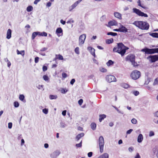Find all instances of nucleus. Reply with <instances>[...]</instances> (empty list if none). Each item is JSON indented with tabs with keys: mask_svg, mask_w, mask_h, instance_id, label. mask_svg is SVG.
Instances as JSON below:
<instances>
[{
	"mask_svg": "<svg viewBox=\"0 0 158 158\" xmlns=\"http://www.w3.org/2000/svg\"><path fill=\"white\" fill-rule=\"evenodd\" d=\"M42 36H46L47 35V33L44 32H42Z\"/></svg>",
	"mask_w": 158,
	"mask_h": 158,
	"instance_id": "obj_63",
	"label": "nucleus"
},
{
	"mask_svg": "<svg viewBox=\"0 0 158 158\" xmlns=\"http://www.w3.org/2000/svg\"><path fill=\"white\" fill-rule=\"evenodd\" d=\"M63 30L62 29L61 27H59L57 28L56 30V33L58 35V34L60 33H62L63 34Z\"/></svg>",
	"mask_w": 158,
	"mask_h": 158,
	"instance_id": "obj_22",
	"label": "nucleus"
},
{
	"mask_svg": "<svg viewBox=\"0 0 158 158\" xmlns=\"http://www.w3.org/2000/svg\"><path fill=\"white\" fill-rule=\"evenodd\" d=\"M148 59H150V61L151 62H154L158 60V55L153 56H149L148 58Z\"/></svg>",
	"mask_w": 158,
	"mask_h": 158,
	"instance_id": "obj_9",
	"label": "nucleus"
},
{
	"mask_svg": "<svg viewBox=\"0 0 158 158\" xmlns=\"http://www.w3.org/2000/svg\"><path fill=\"white\" fill-rule=\"evenodd\" d=\"M113 107L115 108V109L118 111V112L119 113H120L122 114H123V112L120 111L116 106H113Z\"/></svg>",
	"mask_w": 158,
	"mask_h": 158,
	"instance_id": "obj_45",
	"label": "nucleus"
},
{
	"mask_svg": "<svg viewBox=\"0 0 158 158\" xmlns=\"http://www.w3.org/2000/svg\"><path fill=\"white\" fill-rule=\"evenodd\" d=\"M47 49L48 48H41L40 49V51L41 52L45 51H46V50H47Z\"/></svg>",
	"mask_w": 158,
	"mask_h": 158,
	"instance_id": "obj_60",
	"label": "nucleus"
},
{
	"mask_svg": "<svg viewBox=\"0 0 158 158\" xmlns=\"http://www.w3.org/2000/svg\"><path fill=\"white\" fill-rule=\"evenodd\" d=\"M135 56L134 55L130 54L126 58V60L130 61L134 66H136L137 64L135 61Z\"/></svg>",
	"mask_w": 158,
	"mask_h": 158,
	"instance_id": "obj_3",
	"label": "nucleus"
},
{
	"mask_svg": "<svg viewBox=\"0 0 158 158\" xmlns=\"http://www.w3.org/2000/svg\"><path fill=\"white\" fill-rule=\"evenodd\" d=\"M42 111L44 113L47 114L48 113V109L47 108H45L42 110Z\"/></svg>",
	"mask_w": 158,
	"mask_h": 158,
	"instance_id": "obj_38",
	"label": "nucleus"
},
{
	"mask_svg": "<svg viewBox=\"0 0 158 158\" xmlns=\"http://www.w3.org/2000/svg\"><path fill=\"white\" fill-rule=\"evenodd\" d=\"M33 10V7L31 6H28L27 8V10L28 12H30Z\"/></svg>",
	"mask_w": 158,
	"mask_h": 158,
	"instance_id": "obj_32",
	"label": "nucleus"
},
{
	"mask_svg": "<svg viewBox=\"0 0 158 158\" xmlns=\"http://www.w3.org/2000/svg\"><path fill=\"white\" fill-rule=\"evenodd\" d=\"M91 129L93 130H95L96 129V124L95 123H92L91 124Z\"/></svg>",
	"mask_w": 158,
	"mask_h": 158,
	"instance_id": "obj_26",
	"label": "nucleus"
},
{
	"mask_svg": "<svg viewBox=\"0 0 158 158\" xmlns=\"http://www.w3.org/2000/svg\"><path fill=\"white\" fill-rule=\"evenodd\" d=\"M82 0H78V1L76 2L74 4H73L71 6H70L69 8V11H71L72 10L75 8Z\"/></svg>",
	"mask_w": 158,
	"mask_h": 158,
	"instance_id": "obj_11",
	"label": "nucleus"
},
{
	"mask_svg": "<svg viewBox=\"0 0 158 158\" xmlns=\"http://www.w3.org/2000/svg\"><path fill=\"white\" fill-rule=\"evenodd\" d=\"M57 98V96L56 95H51L49 96V98L50 99H55Z\"/></svg>",
	"mask_w": 158,
	"mask_h": 158,
	"instance_id": "obj_29",
	"label": "nucleus"
},
{
	"mask_svg": "<svg viewBox=\"0 0 158 158\" xmlns=\"http://www.w3.org/2000/svg\"><path fill=\"white\" fill-rule=\"evenodd\" d=\"M98 158H109V155L107 153H104L99 156Z\"/></svg>",
	"mask_w": 158,
	"mask_h": 158,
	"instance_id": "obj_19",
	"label": "nucleus"
},
{
	"mask_svg": "<svg viewBox=\"0 0 158 158\" xmlns=\"http://www.w3.org/2000/svg\"><path fill=\"white\" fill-rule=\"evenodd\" d=\"M48 69L47 67L46 66H44L43 67V70L44 72L46 71Z\"/></svg>",
	"mask_w": 158,
	"mask_h": 158,
	"instance_id": "obj_51",
	"label": "nucleus"
},
{
	"mask_svg": "<svg viewBox=\"0 0 158 158\" xmlns=\"http://www.w3.org/2000/svg\"><path fill=\"white\" fill-rule=\"evenodd\" d=\"M100 70L102 72H107L106 69L102 67L100 68Z\"/></svg>",
	"mask_w": 158,
	"mask_h": 158,
	"instance_id": "obj_41",
	"label": "nucleus"
},
{
	"mask_svg": "<svg viewBox=\"0 0 158 158\" xmlns=\"http://www.w3.org/2000/svg\"><path fill=\"white\" fill-rule=\"evenodd\" d=\"M84 135V133H81L77 135L76 137V139L77 140H78L80 139L83 137Z\"/></svg>",
	"mask_w": 158,
	"mask_h": 158,
	"instance_id": "obj_21",
	"label": "nucleus"
},
{
	"mask_svg": "<svg viewBox=\"0 0 158 158\" xmlns=\"http://www.w3.org/2000/svg\"><path fill=\"white\" fill-rule=\"evenodd\" d=\"M83 102V100L82 99H80L78 101V103L80 105H81Z\"/></svg>",
	"mask_w": 158,
	"mask_h": 158,
	"instance_id": "obj_50",
	"label": "nucleus"
},
{
	"mask_svg": "<svg viewBox=\"0 0 158 158\" xmlns=\"http://www.w3.org/2000/svg\"><path fill=\"white\" fill-rule=\"evenodd\" d=\"M12 124L11 123H8V127L9 129L11 128L12 127Z\"/></svg>",
	"mask_w": 158,
	"mask_h": 158,
	"instance_id": "obj_52",
	"label": "nucleus"
},
{
	"mask_svg": "<svg viewBox=\"0 0 158 158\" xmlns=\"http://www.w3.org/2000/svg\"><path fill=\"white\" fill-rule=\"evenodd\" d=\"M75 79H72L70 81V83L72 85H73L74 84V83L75 82Z\"/></svg>",
	"mask_w": 158,
	"mask_h": 158,
	"instance_id": "obj_56",
	"label": "nucleus"
},
{
	"mask_svg": "<svg viewBox=\"0 0 158 158\" xmlns=\"http://www.w3.org/2000/svg\"><path fill=\"white\" fill-rule=\"evenodd\" d=\"M129 49V48L125 46L122 43H120L117 44V47H114L113 51L114 52H117L123 56L125 53L126 50Z\"/></svg>",
	"mask_w": 158,
	"mask_h": 158,
	"instance_id": "obj_1",
	"label": "nucleus"
},
{
	"mask_svg": "<svg viewBox=\"0 0 158 158\" xmlns=\"http://www.w3.org/2000/svg\"><path fill=\"white\" fill-rule=\"evenodd\" d=\"M37 35V32H35L33 33L32 36H31V38L32 40H33L35 39V37H36V35Z\"/></svg>",
	"mask_w": 158,
	"mask_h": 158,
	"instance_id": "obj_34",
	"label": "nucleus"
},
{
	"mask_svg": "<svg viewBox=\"0 0 158 158\" xmlns=\"http://www.w3.org/2000/svg\"><path fill=\"white\" fill-rule=\"evenodd\" d=\"M108 35H111L113 36H115L117 35V34L116 33L113 32H109L107 33Z\"/></svg>",
	"mask_w": 158,
	"mask_h": 158,
	"instance_id": "obj_28",
	"label": "nucleus"
},
{
	"mask_svg": "<svg viewBox=\"0 0 158 158\" xmlns=\"http://www.w3.org/2000/svg\"><path fill=\"white\" fill-rule=\"evenodd\" d=\"M150 35L153 37L158 38V33H150Z\"/></svg>",
	"mask_w": 158,
	"mask_h": 158,
	"instance_id": "obj_25",
	"label": "nucleus"
},
{
	"mask_svg": "<svg viewBox=\"0 0 158 158\" xmlns=\"http://www.w3.org/2000/svg\"><path fill=\"white\" fill-rule=\"evenodd\" d=\"M74 22V21L72 19H71L69 20H68L67 22V23H73Z\"/></svg>",
	"mask_w": 158,
	"mask_h": 158,
	"instance_id": "obj_49",
	"label": "nucleus"
},
{
	"mask_svg": "<svg viewBox=\"0 0 158 158\" xmlns=\"http://www.w3.org/2000/svg\"><path fill=\"white\" fill-rule=\"evenodd\" d=\"M114 64V62L112 60H109L108 62L106 63V64L107 66H110L111 65L113 64Z\"/></svg>",
	"mask_w": 158,
	"mask_h": 158,
	"instance_id": "obj_30",
	"label": "nucleus"
},
{
	"mask_svg": "<svg viewBox=\"0 0 158 158\" xmlns=\"http://www.w3.org/2000/svg\"><path fill=\"white\" fill-rule=\"evenodd\" d=\"M133 12L135 13L138 15L142 17H147L148 15L143 12L141 11L139 9L136 8H133L132 9Z\"/></svg>",
	"mask_w": 158,
	"mask_h": 158,
	"instance_id": "obj_6",
	"label": "nucleus"
},
{
	"mask_svg": "<svg viewBox=\"0 0 158 158\" xmlns=\"http://www.w3.org/2000/svg\"><path fill=\"white\" fill-rule=\"evenodd\" d=\"M143 139V137L142 134H140L137 137V141L139 143H141Z\"/></svg>",
	"mask_w": 158,
	"mask_h": 158,
	"instance_id": "obj_17",
	"label": "nucleus"
},
{
	"mask_svg": "<svg viewBox=\"0 0 158 158\" xmlns=\"http://www.w3.org/2000/svg\"><path fill=\"white\" fill-rule=\"evenodd\" d=\"M140 76V72L137 70L133 71L131 72L130 75L131 77L134 80H136L138 79Z\"/></svg>",
	"mask_w": 158,
	"mask_h": 158,
	"instance_id": "obj_4",
	"label": "nucleus"
},
{
	"mask_svg": "<svg viewBox=\"0 0 158 158\" xmlns=\"http://www.w3.org/2000/svg\"><path fill=\"white\" fill-rule=\"evenodd\" d=\"M121 86L125 89H127L129 87V85L125 83H123L121 84Z\"/></svg>",
	"mask_w": 158,
	"mask_h": 158,
	"instance_id": "obj_24",
	"label": "nucleus"
},
{
	"mask_svg": "<svg viewBox=\"0 0 158 158\" xmlns=\"http://www.w3.org/2000/svg\"><path fill=\"white\" fill-rule=\"evenodd\" d=\"M137 3L138 4V5L139 6L141 7H142L143 8H144V9L146 8V7L145 6H143V5H142L141 4L140 0H139V1L137 2Z\"/></svg>",
	"mask_w": 158,
	"mask_h": 158,
	"instance_id": "obj_37",
	"label": "nucleus"
},
{
	"mask_svg": "<svg viewBox=\"0 0 158 158\" xmlns=\"http://www.w3.org/2000/svg\"><path fill=\"white\" fill-rule=\"evenodd\" d=\"M87 49L90 52L91 54L95 57L96 56L95 53V50L94 49L91 47H89L87 48Z\"/></svg>",
	"mask_w": 158,
	"mask_h": 158,
	"instance_id": "obj_14",
	"label": "nucleus"
},
{
	"mask_svg": "<svg viewBox=\"0 0 158 158\" xmlns=\"http://www.w3.org/2000/svg\"><path fill=\"white\" fill-rule=\"evenodd\" d=\"M60 152L59 150H56L50 155V157L51 158H56L60 154Z\"/></svg>",
	"mask_w": 158,
	"mask_h": 158,
	"instance_id": "obj_10",
	"label": "nucleus"
},
{
	"mask_svg": "<svg viewBox=\"0 0 158 158\" xmlns=\"http://www.w3.org/2000/svg\"><path fill=\"white\" fill-rule=\"evenodd\" d=\"M133 131V129H130V130H128L127 131V134H130Z\"/></svg>",
	"mask_w": 158,
	"mask_h": 158,
	"instance_id": "obj_57",
	"label": "nucleus"
},
{
	"mask_svg": "<svg viewBox=\"0 0 158 158\" xmlns=\"http://www.w3.org/2000/svg\"><path fill=\"white\" fill-rule=\"evenodd\" d=\"M118 24V23L117 22L113 20L110 21L108 23V24L107 25V26L108 27H110L111 26H116Z\"/></svg>",
	"mask_w": 158,
	"mask_h": 158,
	"instance_id": "obj_13",
	"label": "nucleus"
},
{
	"mask_svg": "<svg viewBox=\"0 0 158 158\" xmlns=\"http://www.w3.org/2000/svg\"><path fill=\"white\" fill-rule=\"evenodd\" d=\"M131 123L134 124H135L137 122L136 119L135 118H133L131 120Z\"/></svg>",
	"mask_w": 158,
	"mask_h": 158,
	"instance_id": "obj_46",
	"label": "nucleus"
},
{
	"mask_svg": "<svg viewBox=\"0 0 158 158\" xmlns=\"http://www.w3.org/2000/svg\"><path fill=\"white\" fill-rule=\"evenodd\" d=\"M153 49V53L154 54L155 53H158V48H152Z\"/></svg>",
	"mask_w": 158,
	"mask_h": 158,
	"instance_id": "obj_44",
	"label": "nucleus"
},
{
	"mask_svg": "<svg viewBox=\"0 0 158 158\" xmlns=\"http://www.w3.org/2000/svg\"><path fill=\"white\" fill-rule=\"evenodd\" d=\"M86 37V35L85 34L81 35L79 39V45L81 46L84 43Z\"/></svg>",
	"mask_w": 158,
	"mask_h": 158,
	"instance_id": "obj_7",
	"label": "nucleus"
},
{
	"mask_svg": "<svg viewBox=\"0 0 158 158\" xmlns=\"http://www.w3.org/2000/svg\"><path fill=\"white\" fill-rule=\"evenodd\" d=\"M153 85L154 86L158 85V77L155 79Z\"/></svg>",
	"mask_w": 158,
	"mask_h": 158,
	"instance_id": "obj_31",
	"label": "nucleus"
},
{
	"mask_svg": "<svg viewBox=\"0 0 158 158\" xmlns=\"http://www.w3.org/2000/svg\"><path fill=\"white\" fill-rule=\"evenodd\" d=\"M57 58L60 60H64V58L63 56L60 55H58Z\"/></svg>",
	"mask_w": 158,
	"mask_h": 158,
	"instance_id": "obj_43",
	"label": "nucleus"
},
{
	"mask_svg": "<svg viewBox=\"0 0 158 158\" xmlns=\"http://www.w3.org/2000/svg\"><path fill=\"white\" fill-rule=\"evenodd\" d=\"M133 148L131 147H129V148H128V150H129V151L130 152H132L133 150Z\"/></svg>",
	"mask_w": 158,
	"mask_h": 158,
	"instance_id": "obj_59",
	"label": "nucleus"
},
{
	"mask_svg": "<svg viewBox=\"0 0 158 158\" xmlns=\"http://www.w3.org/2000/svg\"><path fill=\"white\" fill-rule=\"evenodd\" d=\"M132 24L142 30H147L149 28V24L145 22L137 21H135Z\"/></svg>",
	"mask_w": 158,
	"mask_h": 158,
	"instance_id": "obj_2",
	"label": "nucleus"
},
{
	"mask_svg": "<svg viewBox=\"0 0 158 158\" xmlns=\"http://www.w3.org/2000/svg\"><path fill=\"white\" fill-rule=\"evenodd\" d=\"M119 29L120 32L126 33L127 32V29L125 27L121 24Z\"/></svg>",
	"mask_w": 158,
	"mask_h": 158,
	"instance_id": "obj_15",
	"label": "nucleus"
},
{
	"mask_svg": "<svg viewBox=\"0 0 158 158\" xmlns=\"http://www.w3.org/2000/svg\"><path fill=\"white\" fill-rule=\"evenodd\" d=\"M75 52L77 54L79 55L80 54L79 48L78 47H76L74 50Z\"/></svg>",
	"mask_w": 158,
	"mask_h": 158,
	"instance_id": "obj_33",
	"label": "nucleus"
},
{
	"mask_svg": "<svg viewBox=\"0 0 158 158\" xmlns=\"http://www.w3.org/2000/svg\"><path fill=\"white\" fill-rule=\"evenodd\" d=\"M11 30L10 29H8L7 30L6 33V38L8 39H9L10 38L11 36Z\"/></svg>",
	"mask_w": 158,
	"mask_h": 158,
	"instance_id": "obj_16",
	"label": "nucleus"
},
{
	"mask_svg": "<svg viewBox=\"0 0 158 158\" xmlns=\"http://www.w3.org/2000/svg\"><path fill=\"white\" fill-rule=\"evenodd\" d=\"M60 22L63 25H64L66 23L65 21H64L63 19H61L60 20Z\"/></svg>",
	"mask_w": 158,
	"mask_h": 158,
	"instance_id": "obj_64",
	"label": "nucleus"
},
{
	"mask_svg": "<svg viewBox=\"0 0 158 158\" xmlns=\"http://www.w3.org/2000/svg\"><path fill=\"white\" fill-rule=\"evenodd\" d=\"M66 110H64L62 112V114L64 116H65L66 114Z\"/></svg>",
	"mask_w": 158,
	"mask_h": 158,
	"instance_id": "obj_62",
	"label": "nucleus"
},
{
	"mask_svg": "<svg viewBox=\"0 0 158 158\" xmlns=\"http://www.w3.org/2000/svg\"><path fill=\"white\" fill-rule=\"evenodd\" d=\"M68 91V90L62 88L61 90V92L62 94H65Z\"/></svg>",
	"mask_w": 158,
	"mask_h": 158,
	"instance_id": "obj_42",
	"label": "nucleus"
},
{
	"mask_svg": "<svg viewBox=\"0 0 158 158\" xmlns=\"http://www.w3.org/2000/svg\"><path fill=\"white\" fill-rule=\"evenodd\" d=\"M106 81L109 83H110L112 82H115L116 81L115 77L113 75H107L106 76Z\"/></svg>",
	"mask_w": 158,
	"mask_h": 158,
	"instance_id": "obj_8",
	"label": "nucleus"
},
{
	"mask_svg": "<svg viewBox=\"0 0 158 158\" xmlns=\"http://www.w3.org/2000/svg\"><path fill=\"white\" fill-rule=\"evenodd\" d=\"M43 79L45 81H48L49 78L48 76L47 75H44L43 76Z\"/></svg>",
	"mask_w": 158,
	"mask_h": 158,
	"instance_id": "obj_36",
	"label": "nucleus"
},
{
	"mask_svg": "<svg viewBox=\"0 0 158 158\" xmlns=\"http://www.w3.org/2000/svg\"><path fill=\"white\" fill-rule=\"evenodd\" d=\"M153 121L156 124H158V118H154L153 120Z\"/></svg>",
	"mask_w": 158,
	"mask_h": 158,
	"instance_id": "obj_48",
	"label": "nucleus"
},
{
	"mask_svg": "<svg viewBox=\"0 0 158 158\" xmlns=\"http://www.w3.org/2000/svg\"><path fill=\"white\" fill-rule=\"evenodd\" d=\"M141 51L144 52L146 54H153L152 49H149L148 48H144L142 49Z\"/></svg>",
	"mask_w": 158,
	"mask_h": 158,
	"instance_id": "obj_12",
	"label": "nucleus"
},
{
	"mask_svg": "<svg viewBox=\"0 0 158 158\" xmlns=\"http://www.w3.org/2000/svg\"><path fill=\"white\" fill-rule=\"evenodd\" d=\"M98 141L99 142V147L100 151L101 153L103 152V147L104 144V141L103 137L102 136H100Z\"/></svg>",
	"mask_w": 158,
	"mask_h": 158,
	"instance_id": "obj_5",
	"label": "nucleus"
},
{
	"mask_svg": "<svg viewBox=\"0 0 158 158\" xmlns=\"http://www.w3.org/2000/svg\"><path fill=\"white\" fill-rule=\"evenodd\" d=\"M99 121L100 122H101L106 117V115L105 114H101L99 115Z\"/></svg>",
	"mask_w": 158,
	"mask_h": 158,
	"instance_id": "obj_23",
	"label": "nucleus"
},
{
	"mask_svg": "<svg viewBox=\"0 0 158 158\" xmlns=\"http://www.w3.org/2000/svg\"><path fill=\"white\" fill-rule=\"evenodd\" d=\"M93 153L92 152H90L88 153V156L89 157H91L92 156Z\"/></svg>",
	"mask_w": 158,
	"mask_h": 158,
	"instance_id": "obj_61",
	"label": "nucleus"
},
{
	"mask_svg": "<svg viewBox=\"0 0 158 158\" xmlns=\"http://www.w3.org/2000/svg\"><path fill=\"white\" fill-rule=\"evenodd\" d=\"M135 158H141V157L139 153H136L135 157Z\"/></svg>",
	"mask_w": 158,
	"mask_h": 158,
	"instance_id": "obj_58",
	"label": "nucleus"
},
{
	"mask_svg": "<svg viewBox=\"0 0 158 158\" xmlns=\"http://www.w3.org/2000/svg\"><path fill=\"white\" fill-rule=\"evenodd\" d=\"M14 105L15 107H18L19 106V104L17 102L15 101L14 102Z\"/></svg>",
	"mask_w": 158,
	"mask_h": 158,
	"instance_id": "obj_40",
	"label": "nucleus"
},
{
	"mask_svg": "<svg viewBox=\"0 0 158 158\" xmlns=\"http://www.w3.org/2000/svg\"><path fill=\"white\" fill-rule=\"evenodd\" d=\"M114 16L119 19H122V15L118 12H115L114 13Z\"/></svg>",
	"mask_w": 158,
	"mask_h": 158,
	"instance_id": "obj_18",
	"label": "nucleus"
},
{
	"mask_svg": "<svg viewBox=\"0 0 158 158\" xmlns=\"http://www.w3.org/2000/svg\"><path fill=\"white\" fill-rule=\"evenodd\" d=\"M62 77L64 78H65L67 77V74L65 73H62Z\"/></svg>",
	"mask_w": 158,
	"mask_h": 158,
	"instance_id": "obj_54",
	"label": "nucleus"
},
{
	"mask_svg": "<svg viewBox=\"0 0 158 158\" xmlns=\"http://www.w3.org/2000/svg\"><path fill=\"white\" fill-rule=\"evenodd\" d=\"M154 135V133L153 131H151L149 132V135L150 137L153 136Z\"/></svg>",
	"mask_w": 158,
	"mask_h": 158,
	"instance_id": "obj_47",
	"label": "nucleus"
},
{
	"mask_svg": "<svg viewBox=\"0 0 158 158\" xmlns=\"http://www.w3.org/2000/svg\"><path fill=\"white\" fill-rule=\"evenodd\" d=\"M76 146L78 147H81L82 146V141L79 143L76 144Z\"/></svg>",
	"mask_w": 158,
	"mask_h": 158,
	"instance_id": "obj_55",
	"label": "nucleus"
},
{
	"mask_svg": "<svg viewBox=\"0 0 158 158\" xmlns=\"http://www.w3.org/2000/svg\"><path fill=\"white\" fill-rule=\"evenodd\" d=\"M39 59V58L38 57H36L35 58V63H37L38 62Z\"/></svg>",
	"mask_w": 158,
	"mask_h": 158,
	"instance_id": "obj_53",
	"label": "nucleus"
},
{
	"mask_svg": "<svg viewBox=\"0 0 158 158\" xmlns=\"http://www.w3.org/2000/svg\"><path fill=\"white\" fill-rule=\"evenodd\" d=\"M67 126V125L64 122L61 121L60 123V127L61 128H64Z\"/></svg>",
	"mask_w": 158,
	"mask_h": 158,
	"instance_id": "obj_20",
	"label": "nucleus"
},
{
	"mask_svg": "<svg viewBox=\"0 0 158 158\" xmlns=\"http://www.w3.org/2000/svg\"><path fill=\"white\" fill-rule=\"evenodd\" d=\"M113 42V39L111 38L110 39H107L106 40V43L107 44H110L112 43Z\"/></svg>",
	"mask_w": 158,
	"mask_h": 158,
	"instance_id": "obj_27",
	"label": "nucleus"
},
{
	"mask_svg": "<svg viewBox=\"0 0 158 158\" xmlns=\"http://www.w3.org/2000/svg\"><path fill=\"white\" fill-rule=\"evenodd\" d=\"M132 93L135 96H137L139 94V92L137 91H133Z\"/></svg>",
	"mask_w": 158,
	"mask_h": 158,
	"instance_id": "obj_39",
	"label": "nucleus"
},
{
	"mask_svg": "<svg viewBox=\"0 0 158 158\" xmlns=\"http://www.w3.org/2000/svg\"><path fill=\"white\" fill-rule=\"evenodd\" d=\"M25 98L24 95L23 94L20 95L19 99L21 101H23Z\"/></svg>",
	"mask_w": 158,
	"mask_h": 158,
	"instance_id": "obj_35",
	"label": "nucleus"
}]
</instances>
